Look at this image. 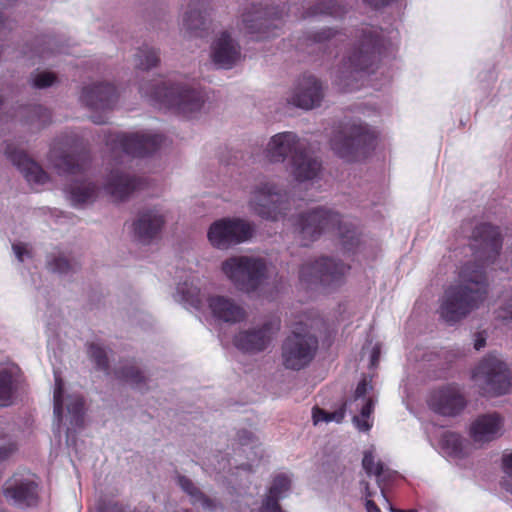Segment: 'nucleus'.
<instances>
[{
    "label": "nucleus",
    "instance_id": "8fccbe9b",
    "mask_svg": "<svg viewBox=\"0 0 512 512\" xmlns=\"http://www.w3.org/2000/svg\"><path fill=\"white\" fill-rule=\"evenodd\" d=\"M502 469L506 474L512 476V452L503 454Z\"/></svg>",
    "mask_w": 512,
    "mask_h": 512
},
{
    "label": "nucleus",
    "instance_id": "0e129e2a",
    "mask_svg": "<svg viewBox=\"0 0 512 512\" xmlns=\"http://www.w3.org/2000/svg\"><path fill=\"white\" fill-rule=\"evenodd\" d=\"M373 86H374L376 89L380 88L377 84H373Z\"/></svg>",
    "mask_w": 512,
    "mask_h": 512
},
{
    "label": "nucleus",
    "instance_id": "49530a36",
    "mask_svg": "<svg viewBox=\"0 0 512 512\" xmlns=\"http://www.w3.org/2000/svg\"><path fill=\"white\" fill-rule=\"evenodd\" d=\"M369 349V357H370V368H374L378 365L379 357H380V345L378 343H375L374 345L369 344V346L363 347V353L365 354L366 351Z\"/></svg>",
    "mask_w": 512,
    "mask_h": 512
},
{
    "label": "nucleus",
    "instance_id": "20e7f679",
    "mask_svg": "<svg viewBox=\"0 0 512 512\" xmlns=\"http://www.w3.org/2000/svg\"><path fill=\"white\" fill-rule=\"evenodd\" d=\"M270 163H285L290 175L299 184L311 183L321 175V163L306 149V143L291 131L273 135L264 150Z\"/></svg>",
    "mask_w": 512,
    "mask_h": 512
},
{
    "label": "nucleus",
    "instance_id": "4be33fe9",
    "mask_svg": "<svg viewBox=\"0 0 512 512\" xmlns=\"http://www.w3.org/2000/svg\"><path fill=\"white\" fill-rule=\"evenodd\" d=\"M278 330L279 323L277 321H269L260 327L240 331L234 337L233 342L235 347L243 352H260L269 346Z\"/></svg>",
    "mask_w": 512,
    "mask_h": 512
},
{
    "label": "nucleus",
    "instance_id": "cd10ccee",
    "mask_svg": "<svg viewBox=\"0 0 512 512\" xmlns=\"http://www.w3.org/2000/svg\"><path fill=\"white\" fill-rule=\"evenodd\" d=\"M80 99L90 109L107 110L116 103V89L108 83L86 86L82 90Z\"/></svg>",
    "mask_w": 512,
    "mask_h": 512
},
{
    "label": "nucleus",
    "instance_id": "f8f14e48",
    "mask_svg": "<svg viewBox=\"0 0 512 512\" xmlns=\"http://www.w3.org/2000/svg\"><path fill=\"white\" fill-rule=\"evenodd\" d=\"M350 267L334 258L322 257L314 262L305 263L299 272L300 283L307 288L322 286L334 289L340 286Z\"/></svg>",
    "mask_w": 512,
    "mask_h": 512
},
{
    "label": "nucleus",
    "instance_id": "09e8293b",
    "mask_svg": "<svg viewBox=\"0 0 512 512\" xmlns=\"http://www.w3.org/2000/svg\"><path fill=\"white\" fill-rule=\"evenodd\" d=\"M16 450V445L12 442L0 446V461L7 459Z\"/></svg>",
    "mask_w": 512,
    "mask_h": 512
},
{
    "label": "nucleus",
    "instance_id": "6ab92c4d",
    "mask_svg": "<svg viewBox=\"0 0 512 512\" xmlns=\"http://www.w3.org/2000/svg\"><path fill=\"white\" fill-rule=\"evenodd\" d=\"M466 399L456 384H446L433 390L428 405L434 412L444 416H455L466 407Z\"/></svg>",
    "mask_w": 512,
    "mask_h": 512
},
{
    "label": "nucleus",
    "instance_id": "13d9d810",
    "mask_svg": "<svg viewBox=\"0 0 512 512\" xmlns=\"http://www.w3.org/2000/svg\"><path fill=\"white\" fill-rule=\"evenodd\" d=\"M39 58L43 60L46 58V49H42V51L39 54Z\"/></svg>",
    "mask_w": 512,
    "mask_h": 512
},
{
    "label": "nucleus",
    "instance_id": "6e6d98bb",
    "mask_svg": "<svg viewBox=\"0 0 512 512\" xmlns=\"http://www.w3.org/2000/svg\"><path fill=\"white\" fill-rule=\"evenodd\" d=\"M502 489L512 494V482H500Z\"/></svg>",
    "mask_w": 512,
    "mask_h": 512
},
{
    "label": "nucleus",
    "instance_id": "052dcab7",
    "mask_svg": "<svg viewBox=\"0 0 512 512\" xmlns=\"http://www.w3.org/2000/svg\"><path fill=\"white\" fill-rule=\"evenodd\" d=\"M391 81V76L390 75H387L384 77V83L383 84H387Z\"/></svg>",
    "mask_w": 512,
    "mask_h": 512
},
{
    "label": "nucleus",
    "instance_id": "864d4df0",
    "mask_svg": "<svg viewBox=\"0 0 512 512\" xmlns=\"http://www.w3.org/2000/svg\"><path fill=\"white\" fill-rule=\"evenodd\" d=\"M394 1L395 0H365V2L368 5H370L374 8H380V7L386 6Z\"/></svg>",
    "mask_w": 512,
    "mask_h": 512
},
{
    "label": "nucleus",
    "instance_id": "69168bd1",
    "mask_svg": "<svg viewBox=\"0 0 512 512\" xmlns=\"http://www.w3.org/2000/svg\"><path fill=\"white\" fill-rule=\"evenodd\" d=\"M185 512H189L188 510H185Z\"/></svg>",
    "mask_w": 512,
    "mask_h": 512
},
{
    "label": "nucleus",
    "instance_id": "dca6fc26",
    "mask_svg": "<svg viewBox=\"0 0 512 512\" xmlns=\"http://www.w3.org/2000/svg\"><path fill=\"white\" fill-rule=\"evenodd\" d=\"M275 13L264 10L261 5H254L242 15L240 30L252 40H264L277 36L279 21Z\"/></svg>",
    "mask_w": 512,
    "mask_h": 512
},
{
    "label": "nucleus",
    "instance_id": "9d476101",
    "mask_svg": "<svg viewBox=\"0 0 512 512\" xmlns=\"http://www.w3.org/2000/svg\"><path fill=\"white\" fill-rule=\"evenodd\" d=\"M474 386L484 396H499L509 392L511 374L503 359L496 354L484 357L472 370Z\"/></svg>",
    "mask_w": 512,
    "mask_h": 512
},
{
    "label": "nucleus",
    "instance_id": "423d86ee",
    "mask_svg": "<svg viewBox=\"0 0 512 512\" xmlns=\"http://www.w3.org/2000/svg\"><path fill=\"white\" fill-rule=\"evenodd\" d=\"M294 226L302 246H308L325 233H334L339 236L347 250H351L357 242L354 227L347 224L338 213L330 208L316 207L303 212L295 220Z\"/></svg>",
    "mask_w": 512,
    "mask_h": 512
},
{
    "label": "nucleus",
    "instance_id": "c9c22d12",
    "mask_svg": "<svg viewBox=\"0 0 512 512\" xmlns=\"http://www.w3.org/2000/svg\"><path fill=\"white\" fill-rule=\"evenodd\" d=\"M117 378L129 383L134 388L142 391L145 376L135 363L126 365L116 372Z\"/></svg>",
    "mask_w": 512,
    "mask_h": 512
},
{
    "label": "nucleus",
    "instance_id": "72a5a7b5",
    "mask_svg": "<svg viewBox=\"0 0 512 512\" xmlns=\"http://www.w3.org/2000/svg\"><path fill=\"white\" fill-rule=\"evenodd\" d=\"M291 482H274L262 501L259 512H283L279 501L290 491Z\"/></svg>",
    "mask_w": 512,
    "mask_h": 512
},
{
    "label": "nucleus",
    "instance_id": "de8ad7c7",
    "mask_svg": "<svg viewBox=\"0 0 512 512\" xmlns=\"http://www.w3.org/2000/svg\"><path fill=\"white\" fill-rule=\"evenodd\" d=\"M13 252L20 262H24L26 258L30 257L28 246L24 243H15L12 245Z\"/></svg>",
    "mask_w": 512,
    "mask_h": 512
},
{
    "label": "nucleus",
    "instance_id": "e433bc0d",
    "mask_svg": "<svg viewBox=\"0 0 512 512\" xmlns=\"http://www.w3.org/2000/svg\"><path fill=\"white\" fill-rule=\"evenodd\" d=\"M183 491L191 496V502L193 504H199L205 509H213L215 507L214 501L202 493L194 482H179Z\"/></svg>",
    "mask_w": 512,
    "mask_h": 512
},
{
    "label": "nucleus",
    "instance_id": "6e6552de",
    "mask_svg": "<svg viewBox=\"0 0 512 512\" xmlns=\"http://www.w3.org/2000/svg\"><path fill=\"white\" fill-rule=\"evenodd\" d=\"M376 134L361 120L339 124L333 128L330 147L334 153L347 162L364 157L373 147Z\"/></svg>",
    "mask_w": 512,
    "mask_h": 512
},
{
    "label": "nucleus",
    "instance_id": "c03bdc74",
    "mask_svg": "<svg viewBox=\"0 0 512 512\" xmlns=\"http://www.w3.org/2000/svg\"><path fill=\"white\" fill-rule=\"evenodd\" d=\"M49 269L53 272H57L59 274H66L71 269V264L66 256H58L49 259L48 261Z\"/></svg>",
    "mask_w": 512,
    "mask_h": 512
},
{
    "label": "nucleus",
    "instance_id": "f3484780",
    "mask_svg": "<svg viewBox=\"0 0 512 512\" xmlns=\"http://www.w3.org/2000/svg\"><path fill=\"white\" fill-rule=\"evenodd\" d=\"M239 441L241 448L235 453L232 459H226L223 456L218 459L215 456L216 463L212 462L211 465L217 471H231L232 469L250 471L254 463L260 456V449L258 441L248 431L239 433Z\"/></svg>",
    "mask_w": 512,
    "mask_h": 512
},
{
    "label": "nucleus",
    "instance_id": "a19ab883",
    "mask_svg": "<svg viewBox=\"0 0 512 512\" xmlns=\"http://www.w3.org/2000/svg\"><path fill=\"white\" fill-rule=\"evenodd\" d=\"M495 314L503 326L512 329V296L500 304Z\"/></svg>",
    "mask_w": 512,
    "mask_h": 512
},
{
    "label": "nucleus",
    "instance_id": "680f3d73",
    "mask_svg": "<svg viewBox=\"0 0 512 512\" xmlns=\"http://www.w3.org/2000/svg\"><path fill=\"white\" fill-rule=\"evenodd\" d=\"M93 121H94L95 123L100 124V123H102L104 120H103L102 118H93Z\"/></svg>",
    "mask_w": 512,
    "mask_h": 512
},
{
    "label": "nucleus",
    "instance_id": "bb28decb",
    "mask_svg": "<svg viewBox=\"0 0 512 512\" xmlns=\"http://www.w3.org/2000/svg\"><path fill=\"white\" fill-rule=\"evenodd\" d=\"M211 57L219 68L230 69L240 59V47L227 32H222L212 43Z\"/></svg>",
    "mask_w": 512,
    "mask_h": 512
},
{
    "label": "nucleus",
    "instance_id": "7ed1b4c3",
    "mask_svg": "<svg viewBox=\"0 0 512 512\" xmlns=\"http://www.w3.org/2000/svg\"><path fill=\"white\" fill-rule=\"evenodd\" d=\"M161 134L145 131L137 133L110 134L106 140L107 146L120 161L110 172L105 189L113 197L123 200L133 192L143 189L147 183L142 178L128 173L122 164L130 157H143L155 152L163 143Z\"/></svg>",
    "mask_w": 512,
    "mask_h": 512
},
{
    "label": "nucleus",
    "instance_id": "f03ea898",
    "mask_svg": "<svg viewBox=\"0 0 512 512\" xmlns=\"http://www.w3.org/2000/svg\"><path fill=\"white\" fill-rule=\"evenodd\" d=\"M396 38L394 31L385 37L383 30L363 27L358 40L345 52L340 65L333 71L335 85L343 92H351L360 88L366 79L372 82L371 76L376 73L372 67L377 57L389 49Z\"/></svg>",
    "mask_w": 512,
    "mask_h": 512
},
{
    "label": "nucleus",
    "instance_id": "4468645a",
    "mask_svg": "<svg viewBox=\"0 0 512 512\" xmlns=\"http://www.w3.org/2000/svg\"><path fill=\"white\" fill-rule=\"evenodd\" d=\"M317 346V339L306 327H296L282 345L283 365L292 370L304 368L313 359Z\"/></svg>",
    "mask_w": 512,
    "mask_h": 512
},
{
    "label": "nucleus",
    "instance_id": "f704fd0d",
    "mask_svg": "<svg viewBox=\"0 0 512 512\" xmlns=\"http://www.w3.org/2000/svg\"><path fill=\"white\" fill-rule=\"evenodd\" d=\"M362 487L361 490L365 492V500H366V510L367 512H381L380 508L376 505L374 501V497H378V499H383L388 502V499L385 494L386 484L388 482H373L372 485L370 482H360Z\"/></svg>",
    "mask_w": 512,
    "mask_h": 512
},
{
    "label": "nucleus",
    "instance_id": "603ef678",
    "mask_svg": "<svg viewBox=\"0 0 512 512\" xmlns=\"http://www.w3.org/2000/svg\"><path fill=\"white\" fill-rule=\"evenodd\" d=\"M34 111L38 117V121L40 124H45L47 119L50 117L49 112L43 107H40V106L35 107Z\"/></svg>",
    "mask_w": 512,
    "mask_h": 512
},
{
    "label": "nucleus",
    "instance_id": "2eb2a0df",
    "mask_svg": "<svg viewBox=\"0 0 512 512\" xmlns=\"http://www.w3.org/2000/svg\"><path fill=\"white\" fill-rule=\"evenodd\" d=\"M253 232V226L246 220L222 218L209 226L207 238L214 248L227 250L234 245L248 241Z\"/></svg>",
    "mask_w": 512,
    "mask_h": 512
},
{
    "label": "nucleus",
    "instance_id": "1a4fd4ad",
    "mask_svg": "<svg viewBox=\"0 0 512 512\" xmlns=\"http://www.w3.org/2000/svg\"><path fill=\"white\" fill-rule=\"evenodd\" d=\"M372 386L366 379L361 380L355 390L352 400L346 402L333 412H327L320 408H314L312 418L315 425L324 423H340L344 419L346 409L353 414V423L359 431L367 432L372 427L371 414L374 409V399L369 394Z\"/></svg>",
    "mask_w": 512,
    "mask_h": 512
},
{
    "label": "nucleus",
    "instance_id": "a211bd4d",
    "mask_svg": "<svg viewBox=\"0 0 512 512\" xmlns=\"http://www.w3.org/2000/svg\"><path fill=\"white\" fill-rule=\"evenodd\" d=\"M426 434L430 443L437 447L438 451L445 457L458 461L468 457L473 450L472 444L459 434L444 431L440 428L427 426Z\"/></svg>",
    "mask_w": 512,
    "mask_h": 512
},
{
    "label": "nucleus",
    "instance_id": "c85d7f7f",
    "mask_svg": "<svg viewBox=\"0 0 512 512\" xmlns=\"http://www.w3.org/2000/svg\"><path fill=\"white\" fill-rule=\"evenodd\" d=\"M208 307L214 318L227 323H237L245 318V311L233 299L226 296H211Z\"/></svg>",
    "mask_w": 512,
    "mask_h": 512
},
{
    "label": "nucleus",
    "instance_id": "5fc2aeb1",
    "mask_svg": "<svg viewBox=\"0 0 512 512\" xmlns=\"http://www.w3.org/2000/svg\"><path fill=\"white\" fill-rule=\"evenodd\" d=\"M486 338L482 333H478L476 335L475 341H474V348L476 350H480L485 346Z\"/></svg>",
    "mask_w": 512,
    "mask_h": 512
},
{
    "label": "nucleus",
    "instance_id": "412c9836",
    "mask_svg": "<svg viewBox=\"0 0 512 512\" xmlns=\"http://www.w3.org/2000/svg\"><path fill=\"white\" fill-rule=\"evenodd\" d=\"M76 143H54L50 151V162L59 174L78 176L83 174L86 167V156L74 155Z\"/></svg>",
    "mask_w": 512,
    "mask_h": 512
},
{
    "label": "nucleus",
    "instance_id": "39448f33",
    "mask_svg": "<svg viewBox=\"0 0 512 512\" xmlns=\"http://www.w3.org/2000/svg\"><path fill=\"white\" fill-rule=\"evenodd\" d=\"M140 93L155 107L184 117H193L204 103L203 93L184 80L159 79L150 87L141 86Z\"/></svg>",
    "mask_w": 512,
    "mask_h": 512
},
{
    "label": "nucleus",
    "instance_id": "58836bf2",
    "mask_svg": "<svg viewBox=\"0 0 512 512\" xmlns=\"http://www.w3.org/2000/svg\"><path fill=\"white\" fill-rule=\"evenodd\" d=\"M34 482H19L15 487L7 489V495L19 503L29 504L35 498L34 491L30 484Z\"/></svg>",
    "mask_w": 512,
    "mask_h": 512
},
{
    "label": "nucleus",
    "instance_id": "3c124183",
    "mask_svg": "<svg viewBox=\"0 0 512 512\" xmlns=\"http://www.w3.org/2000/svg\"><path fill=\"white\" fill-rule=\"evenodd\" d=\"M359 113L365 117L378 115V109L375 105L364 104L359 107Z\"/></svg>",
    "mask_w": 512,
    "mask_h": 512
},
{
    "label": "nucleus",
    "instance_id": "e2e57ef3",
    "mask_svg": "<svg viewBox=\"0 0 512 512\" xmlns=\"http://www.w3.org/2000/svg\"><path fill=\"white\" fill-rule=\"evenodd\" d=\"M275 480H281V481H284V480H288V477L287 476H279L278 478H276Z\"/></svg>",
    "mask_w": 512,
    "mask_h": 512
},
{
    "label": "nucleus",
    "instance_id": "a18cd8bd",
    "mask_svg": "<svg viewBox=\"0 0 512 512\" xmlns=\"http://www.w3.org/2000/svg\"><path fill=\"white\" fill-rule=\"evenodd\" d=\"M311 41L315 44H321L325 41L333 42V44H337L339 41H342L340 37H336V34L332 32L331 29L323 30L314 34L311 37Z\"/></svg>",
    "mask_w": 512,
    "mask_h": 512
},
{
    "label": "nucleus",
    "instance_id": "a878e982",
    "mask_svg": "<svg viewBox=\"0 0 512 512\" xmlns=\"http://www.w3.org/2000/svg\"><path fill=\"white\" fill-rule=\"evenodd\" d=\"M5 154L32 187L36 188V186L43 185L48 180V176L43 169L30 159L23 150L8 145Z\"/></svg>",
    "mask_w": 512,
    "mask_h": 512
},
{
    "label": "nucleus",
    "instance_id": "4c0bfd02",
    "mask_svg": "<svg viewBox=\"0 0 512 512\" xmlns=\"http://www.w3.org/2000/svg\"><path fill=\"white\" fill-rule=\"evenodd\" d=\"M344 13L345 9L343 6L339 5L336 1L329 0L327 3H322L309 10L307 17L330 15L337 18L342 17Z\"/></svg>",
    "mask_w": 512,
    "mask_h": 512
},
{
    "label": "nucleus",
    "instance_id": "0eeeda50",
    "mask_svg": "<svg viewBox=\"0 0 512 512\" xmlns=\"http://www.w3.org/2000/svg\"><path fill=\"white\" fill-rule=\"evenodd\" d=\"M221 272L237 290L247 294H261L267 284L268 267L261 257L231 256L221 263Z\"/></svg>",
    "mask_w": 512,
    "mask_h": 512
},
{
    "label": "nucleus",
    "instance_id": "393cba45",
    "mask_svg": "<svg viewBox=\"0 0 512 512\" xmlns=\"http://www.w3.org/2000/svg\"><path fill=\"white\" fill-rule=\"evenodd\" d=\"M504 419L498 413L479 415L470 424L469 434L474 443L482 446L503 434Z\"/></svg>",
    "mask_w": 512,
    "mask_h": 512
},
{
    "label": "nucleus",
    "instance_id": "473e14b6",
    "mask_svg": "<svg viewBox=\"0 0 512 512\" xmlns=\"http://www.w3.org/2000/svg\"><path fill=\"white\" fill-rule=\"evenodd\" d=\"M362 466L369 477H375L376 480H394L397 472L376 458L373 449L364 452Z\"/></svg>",
    "mask_w": 512,
    "mask_h": 512
},
{
    "label": "nucleus",
    "instance_id": "7c9ffc66",
    "mask_svg": "<svg viewBox=\"0 0 512 512\" xmlns=\"http://www.w3.org/2000/svg\"><path fill=\"white\" fill-rule=\"evenodd\" d=\"M19 372V367L10 361L0 363V407L14 402Z\"/></svg>",
    "mask_w": 512,
    "mask_h": 512
},
{
    "label": "nucleus",
    "instance_id": "2f4dec72",
    "mask_svg": "<svg viewBox=\"0 0 512 512\" xmlns=\"http://www.w3.org/2000/svg\"><path fill=\"white\" fill-rule=\"evenodd\" d=\"M95 184L84 179H73L72 183L65 189V193L70 202L75 207H80L92 203L97 195Z\"/></svg>",
    "mask_w": 512,
    "mask_h": 512
},
{
    "label": "nucleus",
    "instance_id": "5701e85b",
    "mask_svg": "<svg viewBox=\"0 0 512 512\" xmlns=\"http://www.w3.org/2000/svg\"><path fill=\"white\" fill-rule=\"evenodd\" d=\"M165 219V211L158 206L140 211L132 224L135 238L142 243H149L160 233Z\"/></svg>",
    "mask_w": 512,
    "mask_h": 512
},
{
    "label": "nucleus",
    "instance_id": "79ce46f5",
    "mask_svg": "<svg viewBox=\"0 0 512 512\" xmlns=\"http://www.w3.org/2000/svg\"><path fill=\"white\" fill-rule=\"evenodd\" d=\"M30 81L33 87L44 89L56 81V76L51 72H36L31 75Z\"/></svg>",
    "mask_w": 512,
    "mask_h": 512
},
{
    "label": "nucleus",
    "instance_id": "9b49d317",
    "mask_svg": "<svg viewBox=\"0 0 512 512\" xmlns=\"http://www.w3.org/2000/svg\"><path fill=\"white\" fill-rule=\"evenodd\" d=\"M55 387L53 392L54 430L66 429L67 438L70 433L83 424V399L78 394L68 393L57 371H54Z\"/></svg>",
    "mask_w": 512,
    "mask_h": 512
},
{
    "label": "nucleus",
    "instance_id": "f257e3e1",
    "mask_svg": "<svg viewBox=\"0 0 512 512\" xmlns=\"http://www.w3.org/2000/svg\"><path fill=\"white\" fill-rule=\"evenodd\" d=\"M471 259L459 271V283L444 293L439 313L448 324H454L477 309L487 294L486 269L495 263L502 248L499 229L487 223L474 227L470 236Z\"/></svg>",
    "mask_w": 512,
    "mask_h": 512
},
{
    "label": "nucleus",
    "instance_id": "bf43d9fd",
    "mask_svg": "<svg viewBox=\"0 0 512 512\" xmlns=\"http://www.w3.org/2000/svg\"><path fill=\"white\" fill-rule=\"evenodd\" d=\"M391 511L392 512H416L415 510H398V509H393V508H391Z\"/></svg>",
    "mask_w": 512,
    "mask_h": 512
},
{
    "label": "nucleus",
    "instance_id": "4d7b16f0",
    "mask_svg": "<svg viewBox=\"0 0 512 512\" xmlns=\"http://www.w3.org/2000/svg\"><path fill=\"white\" fill-rule=\"evenodd\" d=\"M7 20L4 18L3 14L0 13V27L5 26L6 27Z\"/></svg>",
    "mask_w": 512,
    "mask_h": 512
},
{
    "label": "nucleus",
    "instance_id": "c756f323",
    "mask_svg": "<svg viewBox=\"0 0 512 512\" xmlns=\"http://www.w3.org/2000/svg\"><path fill=\"white\" fill-rule=\"evenodd\" d=\"M188 9L182 19V29L190 36L202 37L207 26L206 0H187Z\"/></svg>",
    "mask_w": 512,
    "mask_h": 512
},
{
    "label": "nucleus",
    "instance_id": "b1692460",
    "mask_svg": "<svg viewBox=\"0 0 512 512\" xmlns=\"http://www.w3.org/2000/svg\"><path fill=\"white\" fill-rule=\"evenodd\" d=\"M322 98L323 87L320 81L313 75H304L298 80L289 101L296 107L310 110L319 106Z\"/></svg>",
    "mask_w": 512,
    "mask_h": 512
},
{
    "label": "nucleus",
    "instance_id": "37998d69",
    "mask_svg": "<svg viewBox=\"0 0 512 512\" xmlns=\"http://www.w3.org/2000/svg\"><path fill=\"white\" fill-rule=\"evenodd\" d=\"M88 352L99 369H107V354L102 346L92 343L89 345Z\"/></svg>",
    "mask_w": 512,
    "mask_h": 512
},
{
    "label": "nucleus",
    "instance_id": "ddd939ff",
    "mask_svg": "<svg viewBox=\"0 0 512 512\" xmlns=\"http://www.w3.org/2000/svg\"><path fill=\"white\" fill-rule=\"evenodd\" d=\"M288 205V196L272 182L261 181L250 192L251 210L264 219L279 220L286 215Z\"/></svg>",
    "mask_w": 512,
    "mask_h": 512
},
{
    "label": "nucleus",
    "instance_id": "ea45409f",
    "mask_svg": "<svg viewBox=\"0 0 512 512\" xmlns=\"http://www.w3.org/2000/svg\"><path fill=\"white\" fill-rule=\"evenodd\" d=\"M136 56L137 67L143 70H148L156 66L159 61L157 51L150 47L140 49Z\"/></svg>",
    "mask_w": 512,
    "mask_h": 512
},
{
    "label": "nucleus",
    "instance_id": "aec40b11",
    "mask_svg": "<svg viewBox=\"0 0 512 512\" xmlns=\"http://www.w3.org/2000/svg\"><path fill=\"white\" fill-rule=\"evenodd\" d=\"M207 279L198 272L189 270L181 276L178 282L176 292L173 294L175 301L182 303L187 307L201 310L205 297V287Z\"/></svg>",
    "mask_w": 512,
    "mask_h": 512
}]
</instances>
